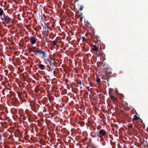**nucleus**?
I'll return each mask as SVG.
<instances>
[{"mask_svg": "<svg viewBox=\"0 0 148 148\" xmlns=\"http://www.w3.org/2000/svg\"><path fill=\"white\" fill-rule=\"evenodd\" d=\"M91 148H97V147L96 146H93L92 145L91 146Z\"/></svg>", "mask_w": 148, "mask_h": 148, "instance_id": "nucleus-22", "label": "nucleus"}, {"mask_svg": "<svg viewBox=\"0 0 148 148\" xmlns=\"http://www.w3.org/2000/svg\"><path fill=\"white\" fill-rule=\"evenodd\" d=\"M45 28L46 29L47 28V27L46 26H45Z\"/></svg>", "mask_w": 148, "mask_h": 148, "instance_id": "nucleus-31", "label": "nucleus"}, {"mask_svg": "<svg viewBox=\"0 0 148 148\" xmlns=\"http://www.w3.org/2000/svg\"><path fill=\"white\" fill-rule=\"evenodd\" d=\"M110 97L111 99L113 101H118V98H116L114 96V95H112V94L111 95H110Z\"/></svg>", "mask_w": 148, "mask_h": 148, "instance_id": "nucleus-8", "label": "nucleus"}, {"mask_svg": "<svg viewBox=\"0 0 148 148\" xmlns=\"http://www.w3.org/2000/svg\"><path fill=\"white\" fill-rule=\"evenodd\" d=\"M58 42H57L56 40H55L52 41V45H56Z\"/></svg>", "mask_w": 148, "mask_h": 148, "instance_id": "nucleus-16", "label": "nucleus"}, {"mask_svg": "<svg viewBox=\"0 0 148 148\" xmlns=\"http://www.w3.org/2000/svg\"><path fill=\"white\" fill-rule=\"evenodd\" d=\"M4 17H1V20L4 21L3 22L5 24H8L10 23L11 22V18L8 16L7 14L6 15L4 14H3Z\"/></svg>", "mask_w": 148, "mask_h": 148, "instance_id": "nucleus-2", "label": "nucleus"}, {"mask_svg": "<svg viewBox=\"0 0 148 148\" xmlns=\"http://www.w3.org/2000/svg\"><path fill=\"white\" fill-rule=\"evenodd\" d=\"M4 13L3 11L2 8H0V16L1 18L2 17V16Z\"/></svg>", "mask_w": 148, "mask_h": 148, "instance_id": "nucleus-14", "label": "nucleus"}, {"mask_svg": "<svg viewBox=\"0 0 148 148\" xmlns=\"http://www.w3.org/2000/svg\"><path fill=\"white\" fill-rule=\"evenodd\" d=\"M97 134V136L101 138L102 136H106L108 134L104 129H101L98 132V133Z\"/></svg>", "mask_w": 148, "mask_h": 148, "instance_id": "nucleus-4", "label": "nucleus"}, {"mask_svg": "<svg viewBox=\"0 0 148 148\" xmlns=\"http://www.w3.org/2000/svg\"><path fill=\"white\" fill-rule=\"evenodd\" d=\"M37 39L34 36H32L30 38L31 43L32 44H35L37 41Z\"/></svg>", "mask_w": 148, "mask_h": 148, "instance_id": "nucleus-6", "label": "nucleus"}, {"mask_svg": "<svg viewBox=\"0 0 148 148\" xmlns=\"http://www.w3.org/2000/svg\"><path fill=\"white\" fill-rule=\"evenodd\" d=\"M45 38H46V39L47 38V36H48V34H45Z\"/></svg>", "mask_w": 148, "mask_h": 148, "instance_id": "nucleus-21", "label": "nucleus"}, {"mask_svg": "<svg viewBox=\"0 0 148 148\" xmlns=\"http://www.w3.org/2000/svg\"><path fill=\"white\" fill-rule=\"evenodd\" d=\"M98 42H95V44H96V43Z\"/></svg>", "mask_w": 148, "mask_h": 148, "instance_id": "nucleus-29", "label": "nucleus"}, {"mask_svg": "<svg viewBox=\"0 0 148 148\" xmlns=\"http://www.w3.org/2000/svg\"><path fill=\"white\" fill-rule=\"evenodd\" d=\"M109 94L110 95L112 94V95H114V93L113 92V89L112 88H110L109 90Z\"/></svg>", "mask_w": 148, "mask_h": 148, "instance_id": "nucleus-11", "label": "nucleus"}, {"mask_svg": "<svg viewBox=\"0 0 148 148\" xmlns=\"http://www.w3.org/2000/svg\"><path fill=\"white\" fill-rule=\"evenodd\" d=\"M141 122H142V123H143V120H141Z\"/></svg>", "mask_w": 148, "mask_h": 148, "instance_id": "nucleus-28", "label": "nucleus"}, {"mask_svg": "<svg viewBox=\"0 0 148 148\" xmlns=\"http://www.w3.org/2000/svg\"><path fill=\"white\" fill-rule=\"evenodd\" d=\"M79 84H81V82H79Z\"/></svg>", "mask_w": 148, "mask_h": 148, "instance_id": "nucleus-32", "label": "nucleus"}, {"mask_svg": "<svg viewBox=\"0 0 148 148\" xmlns=\"http://www.w3.org/2000/svg\"><path fill=\"white\" fill-rule=\"evenodd\" d=\"M28 50V52L30 53L33 52L36 56H37L38 54H42L43 56H42V58H45V57L47 56V53L44 50L37 48L36 47L29 48Z\"/></svg>", "mask_w": 148, "mask_h": 148, "instance_id": "nucleus-1", "label": "nucleus"}, {"mask_svg": "<svg viewBox=\"0 0 148 148\" xmlns=\"http://www.w3.org/2000/svg\"><path fill=\"white\" fill-rule=\"evenodd\" d=\"M92 47V49H93V50L95 51H98V49L99 48V47H97V46L95 45H93Z\"/></svg>", "mask_w": 148, "mask_h": 148, "instance_id": "nucleus-12", "label": "nucleus"}, {"mask_svg": "<svg viewBox=\"0 0 148 148\" xmlns=\"http://www.w3.org/2000/svg\"><path fill=\"white\" fill-rule=\"evenodd\" d=\"M96 82L97 83H99L101 81V79L100 78H97L96 79Z\"/></svg>", "mask_w": 148, "mask_h": 148, "instance_id": "nucleus-18", "label": "nucleus"}, {"mask_svg": "<svg viewBox=\"0 0 148 148\" xmlns=\"http://www.w3.org/2000/svg\"><path fill=\"white\" fill-rule=\"evenodd\" d=\"M55 73V71H53V73L54 74V73Z\"/></svg>", "mask_w": 148, "mask_h": 148, "instance_id": "nucleus-30", "label": "nucleus"}, {"mask_svg": "<svg viewBox=\"0 0 148 148\" xmlns=\"http://www.w3.org/2000/svg\"><path fill=\"white\" fill-rule=\"evenodd\" d=\"M90 135L93 138H96L97 136L96 134L94 132H91L90 133Z\"/></svg>", "mask_w": 148, "mask_h": 148, "instance_id": "nucleus-13", "label": "nucleus"}, {"mask_svg": "<svg viewBox=\"0 0 148 148\" xmlns=\"http://www.w3.org/2000/svg\"><path fill=\"white\" fill-rule=\"evenodd\" d=\"M135 129V127H134L133 128V129Z\"/></svg>", "mask_w": 148, "mask_h": 148, "instance_id": "nucleus-33", "label": "nucleus"}, {"mask_svg": "<svg viewBox=\"0 0 148 148\" xmlns=\"http://www.w3.org/2000/svg\"><path fill=\"white\" fill-rule=\"evenodd\" d=\"M35 92L37 93L38 92V90H35Z\"/></svg>", "mask_w": 148, "mask_h": 148, "instance_id": "nucleus-25", "label": "nucleus"}, {"mask_svg": "<svg viewBox=\"0 0 148 148\" xmlns=\"http://www.w3.org/2000/svg\"><path fill=\"white\" fill-rule=\"evenodd\" d=\"M13 148H15V147H13Z\"/></svg>", "mask_w": 148, "mask_h": 148, "instance_id": "nucleus-35", "label": "nucleus"}, {"mask_svg": "<svg viewBox=\"0 0 148 148\" xmlns=\"http://www.w3.org/2000/svg\"><path fill=\"white\" fill-rule=\"evenodd\" d=\"M44 59L45 62L47 64H48L47 62H48L49 64V65H54V63L55 62V60L51 58L49 56L45 57V58H43Z\"/></svg>", "mask_w": 148, "mask_h": 148, "instance_id": "nucleus-3", "label": "nucleus"}, {"mask_svg": "<svg viewBox=\"0 0 148 148\" xmlns=\"http://www.w3.org/2000/svg\"><path fill=\"white\" fill-rule=\"evenodd\" d=\"M132 125H129L128 127V130H130L132 129V130H133V128H132Z\"/></svg>", "mask_w": 148, "mask_h": 148, "instance_id": "nucleus-17", "label": "nucleus"}, {"mask_svg": "<svg viewBox=\"0 0 148 148\" xmlns=\"http://www.w3.org/2000/svg\"><path fill=\"white\" fill-rule=\"evenodd\" d=\"M101 138V140H103V138H102V137L101 138Z\"/></svg>", "mask_w": 148, "mask_h": 148, "instance_id": "nucleus-26", "label": "nucleus"}, {"mask_svg": "<svg viewBox=\"0 0 148 148\" xmlns=\"http://www.w3.org/2000/svg\"><path fill=\"white\" fill-rule=\"evenodd\" d=\"M105 74H106V76H104V78H102V79H106L107 82H108L110 81V77L111 76H110V75H109L107 72L106 71Z\"/></svg>", "mask_w": 148, "mask_h": 148, "instance_id": "nucleus-7", "label": "nucleus"}, {"mask_svg": "<svg viewBox=\"0 0 148 148\" xmlns=\"http://www.w3.org/2000/svg\"><path fill=\"white\" fill-rule=\"evenodd\" d=\"M55 66V65H47V67H49V70L50 71H53V69H54Z\"/></svg>", "mask_w": 148, "mask_h": 148, "instance_id": "nucleus-9", "label": "nucleus"}, {"mask_svg": "<svg viewBox=\"0 0 148 148\" xmlns=\"http://www.w3.org/2000/svg\"><path fill=\"white\" fill-rule=\"evenodd\" d=\"M82 40L83 42H84V41H85L86 40V38L84 37H82Z\"/></svg>", "mask_w": 148, "mask_h": 148, "instance_id": "nucleus-19", "label": "nucleus"}, {"mask_svg": "<svg viewBox=\"0 0 148 148\" xmlns=\"http://www.w3.org/2000/svg\"><path fill=\"white\" fill-rule=\"evenodd\" d=\"M105 62H104V63H103V66H102L103 67H104V66H105Z\"/></svg>", "mask_w": 148, "mask_h": 148, "instance_id": "nucleus-24", "label": "nucleus"}, {"mask_svg": "<svg viewBox=\"0 0 148 148\" xmlns=\"http://www.w3.org/2000/svg\"><path fill=\"white\" fill-rule=\"evenodd\" d=\"M101 53H100V54H99L98 55V56H101Z\"/></svg>", "mask_w": 148, "mask_h": 148, "instance_id": "nucleus-27", "label": "nucleus"}, {"mask_svg": "<svg viewBox=\"0 0 148 148\" xmlns=\"http://www.w3.org/2000/svg\"><path fill=\"white\" fill-rule=\"evenodd\" d=\"M139 118V117H138L136 115H135L134 116V118L133 119V120L134 121L137 120H138Z\"/></svg>", "mask_w": 148, "mask_h": 148, "instance_id": "nucleus-15", "label": "nucleus"}, {"mask_svg": "<svg viewBox=\"0 0 148 148\" xmlns=\"http://www.w3.org/2000/svg\"><path fill=\"white\" fill-rule=\"evenodd\" d=\"M83 8H84V7H80L79 8V10H82L83 9Z\"/></svg>", "mask_w": 148, "mask_h": 148, "instance_id": "nucleus-23", "label": "nucleus"}, {"mask_svg": "<svg viewBox=\"0 0 148 148\" xmlns=\"http://www.w3.org/2000/svg\"><path fill=\"white\" fill-rule=\"evenodd\" d=\"M95 36V35H94ZM95 36L97 37L98 40H100V38L99 37H98L97 36V35H95Z\"/></svg>", "mask_w": 148, "mask_h": 148, "instance_id": "nucleus-20", "label": "nucleus"}, {"mask_svg": "<svg viewBox=\"0 0 148 148\" xmlns=\"http://www.w3.org/2000/svg\"><path fill=\"white\" fill-rule=\"evenodd\" d=\"M38 67L41 70H43L45 68V66L42 64H40L38 65Z\"/></svg>", "mask_w": 148, "mask_h": 148, "instance_id": "nucleus-10", "label": "nucleus"}, {"mask_svg": "<svg viewBox=\"0 0 148 148\" xmlns=\"http://www.w3.org/2000/svg\"><path fill=\"white\" fill-rule=\"evenodd\" d=\"M11 91L8 88H4L2 90V93L3 95H7L10 94Z\"/></svg>", "mask_w": 148, "mask_h": 148, "instance_id": "nucleus-5", "label": "nucleus"}, {"mask_svg": "<svg viewBox=\"0 0 148 148\" xmlns=\"http://www.w3.org/2000/svg\"><path fill=\"white\" fill-rule=\"evenodd\" d=\"M33 111H34V110H32Z\"/></svg>", "mask_w": 148, "mask_h": 148, "instance_id": "nucleus-34", "label": "nucleus"}]
</instances>
